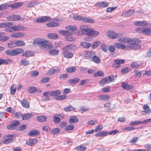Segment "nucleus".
<instances>
[{
	"mask_svg": "<svg viewBox=\"0 0 151 151\" xmlns=\"http://www.w3.org/2000/svg\"><path fill=\"white\" fill-rule=\"evenodd\" d=\"M23 3L22 2H19L15 3L9 5V7H11L12 9L17 8L21 6Z\"/></svg>",
	"mask_w": 151,
	"mask_h": 151,
	"instance_id": "25",
	"label": "nucleus"
},
{
	"mask_svg": "<svg viewBox=\"0 0 151 151\" xmlns=\"http://www.w3.org/2000/svg\"><path fill=\"white\" fill-rule=\"evenodd\" d=\"M118 41L121 43H129V38L127 37H122L118 39Z\"/></svg>",
	"mask_w": 151,
	"mask_h": 151,
	"instance_id": "17",
	"label": "nucleus"
},
{
	"mask_svg": "<svg viewBox=\"0 0 151 151\" xmlns=\"http://www.w3.org/2000/svg\"><path fill=\"white\" fill-rule=\"evenodd\" d=\"M37 91V88L34 87H30L28 89V91L31 93H33Z\"/></svg>",
	"mask_w": 151,
	"mask_h": 151,
	"instance_id": "57",
	"label": "nucleus"
},
{
	"mask_svg": "<svg viewBox=\"0 0 151 151\" xmlns=\"http://www.w3.org/2000/svg\"><path fill=\"white\" fill-rule=\"evenodd\" d=\"M9 5L7 3L3 4L0 5V10H5L9 7Z\"/></svg>",
	"mask_w": 151,
	"mask_h": 151,
	"instance_id": "41",
	"label": "nucleus"
},
{
	"mask_svg": "<svg viewBox=\"0 0 151 151\" xmlns=\"http://www.w3.org/2000/svg\"><path fill=\"white\" fill-rule=\"evenodd\" d=\"M49 52L50 54L52 55H57L59 53L58 50L55 49L49 51Z\"/></svg>",
	"mask_w": 151,
	"mask_h": 151,
	"instance_id": "50",
	"label": "nucleus"
},
{
	"mask_svg": "<svg viewBox=\"0 0 151 151\" xmlns=\"http://www.w3.org/2000/svg\"><path fill=\"white\" fill-rule=\"evenodd\" d=\"M6 54L10 56H14L13 50H8L6 51Z\"/></svg>",
	"mask_w": 151,
	"mask_h": 151,
	"instance_id": "63",
	"label": "nucleus"
},
{
	"mask_svg": "<svg viewBox=\"0 0 151 151\" xmlns=\"http://www.w3.org/2000/svg\"><path fill=\"white\" fill-rule=\"evenodd\" d=\"M79 78H75L73 79H70L68 80L69 83L72 84H74L78 83L80 81Z\"/></svg>",
	"mask_w": 151,
	"mask_h": 151,
	"instance_id": "29",
	"label": "nucleus"
},
{
	"mask_svg": "<svg viewBox=\"0 0 151 151\" xmlns=\"http://www.w3.org/2000/svg\"><path fill=\"white\" fill-rule=\"evenodd\" d=\"M25 42L23 41L17 40V46H21L24 45Z\"/></svg>",
	"mask_w": 151,
	"mask_h": 151,
	"instance_id": "62",
	"label": "nucleus"
},
{
	"mask_svg": "<svg viewBox=\"0 0 151 151\" xmlns=\"http://www.w3.org/2000/svg\"><path fill=\"white\" fill-rule=\"evenodd\" d=\"M50 19V17L48 16H43L40 17L37 19V22L41 23L46 22L49 21Z\"/></svg>",
	"mask_w": 151,
	"mask_h": 151,
	"instance_id": "6",
	"label": "nucleus"
},
{
	"mask_svg": "<svg viewBox=\"0 0 151 151\" xmlns=\"http://www.w3.org/2000/svg\"><path fill=\"white\" fill-rule=\"evenodd\" d=\"M142 121L139 120L136 121L134 122H132L129 123L130 125H136L138 124H142Z\"/></svg>",
	"mask_w": 151,
	"mask_h": 151,
	"instance_id": "55",
	"label": "nucleus"
},
{
	"mask_svg": "<svg viewBox=\"0 0 151 151\" xmlns=\"http://www.w3.org/2000/svg\"><path fill=\"white\" fill-rule=\"evenodd\" d=\"M68 51L69 50H75L77 49V47L74 45L70 44L65 45L63 47Z\"/></svg>",
	"mask_w": 151,
	"mask_h": 151,
	"instance_id": "12",
	"label": "nucleus"
},
{
	"mask_svg": "<svg viewBox=\"0 0 151 151\" xmlns=\"http://www.w3.org/2000/svg\"><path fill=\"white\" fill-rule=\"evenodd\" d=\"M109 3L107 1H102L96 4L93 6V7L99 6L101 7H106L108 6Z\"/></svg>",
	"mask_w": 151,
	"mask_h": 151,
	"instance_id": "9",
	"label": "nucleus"
},
{
	"mask_svg": "<svg viewBox=\"0 0 151 151\" xmlns=\"http://www.w3.org/2000/svg\"><path fill=\"white\" fill-rule=\"evenodd\" d=\"M48 37L50 39H55L58 38L57 34L54 33H50L47 35Z\"/></svg>",
	"mask_w": 151,
	"mask_h": 151,
	"instance_id": "42",
	"label": "nucleus"
},
{
	"mask_svg": "<svg viewBox=\"0 0 151 151\" xmlns=\"http://www.w3.org/2000/svg\"><path fill=\"white\" fill-rule=\"evenodd\" d=\"M23 52V50L21 48L16 49L14 50H13L14 56L19 54L22 53Z\"/></svg>",
	"mask_w": 151,
	"mask_h": 151,
	"instance_id": "39",
	"label": "nucleus"
},
{
	"mask_svg": "<svg viewBox=\"0 0 151 151\" xmlns=\"http://www.w3.org/2000/svg\"><path fill=\"white\" fill-rule=\"evenodd\" d=\"M134 13V10H129L126 12H123L122 15L125 17H128L133 14Z\"/></svg>",
	"mask_w": 151,
	"mask_h": 151,
	"instance_id": "20",
	"label": "nucleus"
},
{
	"mask_svg": "<svg viewBox=\"0 0 151 151\" xmlns=\"http://www.w3.org/2000/svg\"><path fill=\"white\" fill-rule=\"evenodd\" d=\"M1 34L0 35V41L2 42H4L9 39V37L8 36H4L5 34L4 33H1Z\"/></svg>",
	"mask_w": 151,
	"mask_h": 151,
	"instance_id": "31",
	"label": "nucleus"
},
{
	"mask_svg": "<svg viewBox=\"0 0 151 151\" xmlns=\"http://www.w3.org/2000/svg\"><path fill=\"white\" fill-rule=\"evenodd\" d=\"M13 25L12 22H6L0 23V28H5L7 26H10Z\"/></svg>",
	"mask_w": 151,
	"mask_h": 151,
	"instance_id": "24",
	"label": "nucleus"
},
{
	"mask_svg": "<svg viewBox=\"0 0 151 151\" xmlns=\"http://www.w3.org/2000/svg\"><path fill=\"white\" fill-rule=\"evenodd\" d=\"M60 25V23L57 22H51L47 24V25L50 27H57Z\"/></svg>",
	"mask_w": 151,
	"mask_h": 151,
	"instance_id": "37",
	"label": "nucleus"
},
{
	"mask_svg": "<svg viewBox=\"0 0 151 151\" xmlns=\"http://www.w3.org/2000/svg\"><path fill=\"white\" fill-rule=\"evenodd\" d=\"M65 29L68 30L73 31L76 29V27L74 26H68L66 27Z\"/></svg>",
	"mask_w": 151,
	"mask_h": 151,
	"instance_id": "59",
	"label": "nucleus"
},
{
	"mask_svg": "<svg viewBox=\"0 0 151 151\" xmlns=\"http://www.w3.org/2000/svg\"><path fill=\"white\" fill-rule=\"evenodd\" d=\"M61 93L60 90H56L52 91L49 92V94L51 96H57Z\"/></svg>",
	"mask_w": 151,
	"mask_h": 151,
	"instance_id": "26",
	"label": "nucleus"
},
{
	"mask_svg": "<svg viewBox=\"0 0 151 151\" xmlns=\"http://www.w3.org/2000/svg\"><path fill=\"white\" fill-rule=\"evenodd\" d=\"M12 60L9 59H4L2 58V65L9 64L12 63Z\"/></svg>",
	"mask_w": 151,
	"mask_h": 151,
	"instance_id": "38",
	"label": "nucleus"
},
{
	"mask_svg": "<svg viewBox=\"0 0 151 151\" xmlns=\"http://www.w3.org/2000/svg\"><path fill=\"white\" fill-rule=\"evenodd\" d=\"M114 63L112 64V66L115 68H118L120 66V64L124 63V60L123 59H115L114 60Z\"/></svg>",
	"mask_w": 151,
	"mask_h": 151,
	"instance_id": "5",
	"label": "nucleus"
},
{
	"mask_svg": "<svg viewBox=\"0 0 151 151\" xmlns=\"http://www.w3.org/2000/svg\"><path fill=\"white\" fill-rule=\"evenodd\" d=\"M79 109V110L82 113L83 112L88 111L89 110V109L83 106L80 107Z\"/></svg>",
	"mask_w": 151,
	"mask_h": 151,
	"instance_id": "56",
	"label": "nucleus"
},
{
	"mask_svg": "<svg viewBox=\"0 0 151 151\" xmlns=\"http://www.w3.org/2000/svg\"><path fill=\"white\" fill-rule=\"evenodd\" d=\"M39 3V2L36 1L32 2L28 4L27 6L29 7H32L37 5Z\"/></svg>",
	"mask_w": 151,
	"mask_h": 151,
	"instance_id": "53",
	"label": "nucleus"
},
{
	"mask_svg": "<svg viewBox=\"0 0 151 151\" xmlns=\"http://www.w3.org/2000/svg\"><path fill=\"white\" fill-rule=\"evenodd\" d=\"M37 140L36 138H33L29 140L28 142H26V143L29 145L34 146L37 142Z\"/></svg>",
	"mask_w": 151,
	"mask_h": 151,
	"instance_id": "23",
	"label": "nucleus"
},
{
	"mask_svg": "<svg viewBox=\"0 0 151 151\" xmlns=\"http://www.w3.org/2000/svg\"><path fill=\"white\" fill-rule=\"evenodd\" d=\"M81 20L86 22L93 23H94V20L92 19L89 18L84 17L81 16Z\"/></svg>",
	"mask_w": 151,
	"mask_h": 151,
	"instance_id": "13",
	"label": "nucleus"
},
{
	"mask_svg": "<svg viewBox=\"0 0 151 151\" xmlns=\"http://www.w3.org/2000/svg\"><path fill=\"white\" fill-rule=\"evenodd\" d=\"M39 134V132L35 129H33L27 134L29 136H35L38 135Z\"/></svg>",
	"mask_w": 151,
	"mask_h": 151,
	"instance_id": "21",
	"label": "nucleus"
},
{
	"mask_svg": "<svg viewBox=\"0 0 151 151\" xmlns=\"http://www.w3.org/2000/svg\"><path fill=\"white\" fill-rule=\"evenodd\" d=\"M130 70V68L129 67H127L123 68L121 70V72L123 74H126L128 73Z\"/></svg>",
	"mask_w": 151,
	"mask_h": 151,
	"instance_id": "47",
	"label": "nucleus"
},
{
	"mask_svg": "<svg viewBox=\"0 0 151 151\" xmlns=\"http://www.w3.org/2000/svg\"><path fill=\"white\" fill-rule=\"evenodd\" d=\"M80 28L83 35H86L87 36L91 35L95 37L99 34L98 31L93 30L92 29L88 28L86 25H82L80 26Z\"/></svg>",
	"mask_w": 151,
	"mask_h": 151,
	"instance_id": "2",
	"label": "nucleus"
},
{
	"mask_svg": "<svg viewBox=\"0 0 151 151\" xmlns=\"http://www.w3.org/2000/svg\"><path fill=\"white\" fill-rule=\"evenodd\" d=\"M22 106L25 108H28L29 106V103L25 99H23L21 101Z\"/></svg>",
	"mask_w": 151,
	"mask_h": 151,
	"instance_id": "18",
	"label": "nucleus"
},
{
	"mask_svg": "<svg viewBox=\"0 0 151 151\" xmlns=\"http://www.w3.org/2000/svg\"><path fill=\"white\" fill-rule=\"evenodd\" d=\"M33 114L32 113H28L26 114L22 115V118L23 120H26L32 117Z\"/></svg>",
	"mask_w": 151,
	"mask_h": 151,
	"instance_id": "28",
	"label": "nucleus"
},
{
	"mask_svg": "<svg viewBox=\"0 0 151 151\" xmlns=\"http://www.w3.org/2000/svg\"><path fill=\"white\" fill-rule=\"evenodd\" d=\"M21 62L24 66H27L29 64V62L28 60L25 59L21 60Z\"/></svg>",
	"mask_w": 151,
	"mask_h": 151,
	"instance_id": "61",
	"label": "nucleus"
},
{
	"mask_svg": "<svg viewBox=\"0 0 151 151\" xmlns=\"http://www.w3.org/2000/svg\"><path fill=\"white\" fill-rule=\"evenodd\" d=\"M116 75L115 76L109 75L108 77H107L109 80V83L114 82L116 79Z\"/></svg>",
	"mask_w": 151,
	"mask_h": 151,
	"instance_id": "49",
	"label": "nucleus"
},
{
	"mask_svg": "<svg viewBox=\"0 0 151 151\" xmlns=\"http://www.w3.org/2000/svg\"><path fill=\"white\" fill-rule=\"evenodd\" d=\"M91 60L97 64L101 62L100 59L98 57L96 56L95 53V55L93 56Z\"/></svg>",
	"mask_w": 151,
	"mask_h": 151,
	"instance_id": "34",
	"label": "nucleus"
},
{
	"mask_svg": "<svg viewBox=\"0 0 151 151\" xmlns=\"http://www.w3.org/2000/svg\"><path fill=\"white\" fill-rule=\"evenodd\" d=\"M104 75V73L101 71H98L94 74L93 76L94 77H97L98 76L102 77Z\"/></svg>",
	"mask_w": 151,
	"mask_h": 151,
	"instance_id": "40",
	"label": "nucleus"
},
{
	"mask_svg": "<svg viewBox=\"0 0 151 151\" xmlns=\"http://www.w3.org/2000/svg\"><path fill=\"white\" fill-rule=\"evenodd\" d=\"M37 119L40 122H43L46 121L47 117L44 116H38L37 117Z\"/></svg>",
	"mask_w": 151,
	"mask_h": 151,
	"instance_id": "36",
	"label": "nucleus"
},
{
	"mask_svg": "<svg viewBox=\"0 0 151 151\" xmlns=\"http://www.w3.org/2000/svg\"><path fill=\"white\" fill-rule=\"evenodd\" d=\"M139 42V40L137 39H134L132 40L129 38V44L127 45V47L132 49H137L140 48L141 45L137 44Z\"/></svg>",
	"mask_w": 151,
	"mask_h": 151,
	"instance_id": "3",
	"label": "nucleus"
},
{
	"mask_svg": "<svg viewBox=\"0 0 151 151\" xmlns=\"http://www.w3.org/2000/svg\"><path fill=\"white\" fill-rule=\"evenodd\" d=\"M86 147L84 146L79 145L76 147L77 150L79 151H84L86 150Z\"/></svg>",
	"mask_w": 151,
	"mask_h": 151,
	"instance_id": "44",
	"label": "nucleus"
},
{
	"mask_svg": "<svg viewBox=\"0 0 151 151\" xmlns=\"http://www.w3.org/2000/svg\"><path fill=\"white\" fill-rule=\"evenodd\" d=\"M107 77L103 78L99 81V83L100 86H103L104 85L109 83V80Z\"/></svg>",
	"mask_w": 151,
	"mask_h": 151,
	"instance_id": "15",
	"label": "nucleus"
},
{
	"mask_svg": "<svg viewBox=\"0 0 151 151\" xmlns=\"http://www.w3.org/2000/svg\"><path fill=\"white\" fill-rule=\"evenodd\" d=\"M26 28L24 26L20 25L11 27V29L14 31L24 30Z\"/></svg>",
	"mask_w": 151,
	"mask_h": 151,
	"instance_id": "10",
	"label": "nucleus"
},
{
	"mask_svg": "<svg viewBox=\"0 0 151 151\" xmlns=\"http://www.w3.org/2000/svg\"><path fill=\"white\" fill-rule=\"evenodd\" d=\"M109 96L107 95H101L99 96L100 99L104 100L106 101L109 98Z\"/></svg>",
	"mask_w": 151,
	"mask_h": 151,
	"instance_id": "52",
	"label": "nucleus"
},
{
	"mask_svg": "<svg viewBox=\"0 0 151 151\" xmlns=\"http://www.w3.org/2000/svg\"><path fill=\"white\" fill-rule=\"evenodd\" d=\"M38 45L40 48L42 49L49 50L53 47L51 44L48 43V42L43 39H36L34 40L33 42V44Z\"/></svg>",
	"mask_w": 151,
	"mask_h": 151,
	"instance_id": "1",
	"label": "nucleus"
},
{
	"mask_svg": "<svg viewBox=\"0 0 151 151\" xmlns=\"http://www.w3.org/2000/svg\"><path fill=\"white\" fill-rule=\"evenodd\" d=\"M7 19L10 21H16L21 19L20 16L18 15H13L8 16Z\"/></svg>",
	"mask_w": 151,
	"mask_h": 151,
	"instance_id": "11",
	"label": "nucleus"
},
{
	"mask_svg": "<svg viewBox=\"0 0 151 151\" xmlns=\"http://www.w3.org/2000/svg\"><path fill=\"white\" fill-rule=\"evenodd\" d=\"M33 55V52L29 51H26L22 54V56H25L26 57H31Z\"/></svg>",
	"mask_w": 151,
	"mask_h": 151,
	"instance_id": "30",
	"label": "nucleus"
},
{
	"mask_svg": "<svg viewBox=\"0 0 151 151\" xmlns=\"http://www.w3.org/2000/svg\"><path fill=\"white\" fill-rule=\"evenodd\" d=\"M95 53L93 52L88 51L84 53V55L86 59L91 60L93 56L95 55Z\"/></svg>",
	"mask_w": 151,
	"mask_h": 151,
	"instance_id": "8",
	"label": "nucleus"
},
{
	"mask_svg": "<svg viewBox=\"0 0 151 151\" xmlns=\"http://www.w3.org/2000/svg\"><path fill=\"white\" fill-rule=\"evenodd\" d=\"M143 33L149 35H151V29H150L148 28L144 27Z\"/></svg>",
	"mask_w": 151,
	"mask_h": 151,
	"instance_id": "45",
	"label": "nucleus"
},
{
	"mask_svg": "<svg viewBox=\"0 0 151 151\" xmlns=\"http://www.w3.org/2000/svg\"><path fill=\"white\" fill-rule=\"evenodd\" d=\"M76 68L73 67L67 68L66 69V71L69 73H72L76 70Z\"/></svg>",
	"mask_w": 151,
	"mask_h": 151,
	"instance_id": "51",
	"label": "nucleus"
},
{
	"mask_svg": "<svg viewBox=\"0 0 151 151\" xmlns=\"http://www.w3.org/2000/svg\"><path fill=\"white\" fill-rule=\"evenodd\" d=\"M101 48L102 50L104 52H106L107 50V46L104 43H102L101 45Z\"/></svg>",
	"mask_w": 151,
	"mask_h": 151,
	"instance_id": "60",
	"label": "nucleus"
},
{
	"mask_svg": "<svg viewBox=\"0 0 151 151\" xmlns=\"http://www.w3.org/2000/svg\"><path fill=\"white\" fill-rule=\"evenodd\" d=\"M114 46L118 49H124L126 47L124 44L121 43H115L114 44Z\"/></svg>",
	"mask_w": 151,
	"mask_h": 151,
	"instance_id": "27",
	"label": "nucleus"
},
{
	"mask_svg": "<svg viewBox=\"0 0 151 151\" xmlns=\"http://www.w3.org/2000/svg\"><path fill=\"white\" fill-rule=\"evenodd\" d=\"M106 35L108 37L112 39L116 38L118 37L117 33L111 30L106 32Z\"/></svg>",
	"mask_w": 151,
	"mask_h": 151,
	"instance_id": "7",
	"label": "nucleus"
},
{
	"mask_svg": "<svg viewBox=\"0 0 151 151\" xmlns=\"http://www.w3.org/2000/svg\"><path fill=\"white\" fill-rule=\"evenodd\" d=\"M25 34L22 32L14 33L10 35V37H13L19 38L22 36H24Z\"/></svg>",
	"mask_w": 151,
	"mask_h": 151,
	"instance_id": "22",
	"label": "nucleus"
},
{
	"mask_svg": "<svg viewBox=\"0 0 151 151\" xmlns=\"http://www.w3.org/2000/svg\"><path fill=\"white\" fill-rule=\"evenodd\" d=\"M70 16L77 20H81V16H76V14H72L70 15Z\"/></svg>",
	"mask_w": 151,
	"mask_h": 151,
	"instance_id": "54",
	"label": "nucleus"
},
{
	"mask_svg": "<svg viewBox=\"0 0 151 151\" xmlns=\"http://www.w3.org/2000/svg\"><path fill=\"white\" fill-rule=\"evenodd\" d=\"M69 33H68V34H67L65 38V40L68 41H74L75 39L72 36V32L69 31Z\"/></svg>",
	"mask_w": 151,
	"mask_h": 151,
	"instance_id": "16",
	"label": "nucleus"
},
{
	"mask_svg": "<svg viewBox=\"0 0 151 151\" xmlns=\"http://www.w3.org/2000/svg\"><path fill=\"white\" fill-rule=\"evenodd\" d=\"M134 24L138 26H145L146 25V22H145L138 21L135 22Z\"/></svg>",
	"mask_w": 151,
	"mask_h": 151,
	"instance_id": "43",
	"label": "nucleus"
},
{
	"mask_svg": "<svg viewBox=\"0 0 151 151\" xmlns=\"http://www.w3.org/2000/svg\"><path fill=\"white\" fill-rule=\"evenodd\" d=\"M17 40H13L11 41V43L8 44V47L10 48L14 47L17 46Z\"/></svg>",
	"mask_w": 151,
	"mask_h": 151,
	"instance_id": "35",
	"label": "nucleus"
},
{
	"mask_svg": "<svg viewBox=\"0 0 151 151\" xmlns=\"http://www.w3.org/2000/svg\"><path fill=\"white\" fill-rule=\"evenodd\" d=\"M59 116L60 114H56L53 116V122L55 123H58L60 122V119Z\"/></svg>",
	"mask_w": 151,
	"mask_h": 151,
	"instance_id": "32",
	"label": "nucleus"
},
{
	"mask_svg": "<svg viewBox=\"0 0 151 151\" xmlns=\"http://www.w3.org/2000/svg\"><path fill=\"white\" fill-rule=\"evenodd\" d=\"M81 46L83 47L88 49L91 46V44L86 42H83L81 43Z\"/></svg>",
	"mask_w": 151,
	"mask_h": 151,
	"instance_id": "33",
	"label": "nucleus"
},
{
	"mask_svg": "<svg viewBox=\"0 0 151 151\" xmlns=\"http://www.w3.org/2000/svg\"><path fill=\"white\" fill-rule=\"evenodd\" d=\"M122 88L125 89H130L132 88V86L131 84H128L127 82H123L121 83Z\"/></svg>",
	"mask_w": 151,
	"mask_h": 151,
	"instance_id": "14",
	"label": "nucleus"
},
{
	"mask_svg": "<svg viewBox=\"0 0 151 151\" xmlns=\"http://www.w3.org/2000/svg\"><path fill=\"white\" fill-rule=\"evenodd\" d=\"M67 97V96L65 95H60L58 96L56 98V99L57 100H63Z\"/></svg>",
	"mask_w": 151,
	"mask_h": 151,
	"instance_id": "48",
	"label": "nucleus"
},
{
	"mask_svg": "<svg viewBox=\"0 0 151 151\" xmlns=\"http://www.w3.org/2000/svg\"><path fill=\"white\" fill-rule=\"evenodd\" d=\"M64 109L66 112H67L75 110L76 109L73 107L71 106L70 105L67 107H64Z\"/></svg>",
	"mask_w": 151,
	"mask_h": 151,
	"instance_id": "46",
	"label": "nucleus"
},
{
	"mask_svg": "<svg viewBox=\"0 0 151 151\" xmlns=\"http://www.w3.org/2000/svg\"><path fill=\"white\" fill-rule=\"evenodd\" d=\"M78 118L75 116H71L69 120L70 123L72 124L78 122Z\"/></svg>",
	"mask_w": 151,
	"mask_h": 151,
	"instance_id": "19",
	"label": "nucleus"
},
{
	"mask_svg": "<svg viewBox=\"0 0 151 151\" xmlns=\"http://www.w3.org/2000/svg\"><path fill=\"white\" fill-rule=\"evenodd\" d=\"M62 55L65 57L67 58H71L73 56V54L70 51H69L63 47L62 48Z\"/></svg>",
	"mask_w": 151,
	"mask_h": 151,
	"instance_id": "4",
	"label": "nucleus"
},
{
	"mask_svg": "<svg viewBox=\"0 0 151 151\" xmlns=\"http://www.w3.org/2000/svg\"><path fill=\"white\" fill-rule=\"evenodd\" d=\"M101 42L96 41L94 42L92 45V47L93 49L96 48L100 44Z\"/></svg>",
	"mask_w": 151,
	"mask_h": 151,
	"instance_id": "58",
	"label": "nucleus"
},
{
	"mask_svg": "<svg viewBox=\"0 0 151 151\" xmlns=\"http://www.w3.org/2000/svg\"><path fill=\"white\" fill-rule=\"evenodd\" d=\"M143 108L145 111L151 113V109H149V107L147 105H145L143 106Z\"/></svg>",
	"mask_w": 151,
	"mask_h": 151,
	"instance_id": "64",
	"label": "nucleus"
}]
</instances>
